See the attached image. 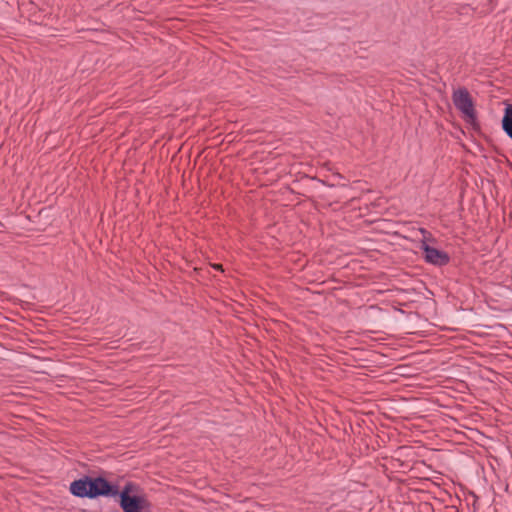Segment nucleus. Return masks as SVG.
<instances>
[{
  "mask_svg": "<svg viewBox=\"0 0 512 512\" xmlns=\"http://www.w3.org/2000/svg\"><path fill=\"white\" fill-rule=\"evenodd\" d=\"M420 248L424 252L425 260L430 264L442 266L449 262L447 253L429 246L425 240L421 242Z\"/></svg>",
  "mask_w": 512,
  "mask_h": 512,
  "instance_id": "nucleus-4",
  "label": "nucleus"
},
{
  "mask_svg": "<svg viewBox=\"0 0 512 512\" xmlns=\"http://www.w3.org/2000/svg\"><path fill=\"white\" fill-rule=\"evenodd\" d=\"M70 491L78 497L94 498L100 495H116L117 491L103 478L85 477L71 483Z\"/></svg>",
  "mask_w": 512,
  "mask_h": 512,
  "instance_id": "nucleus-1",
  "label": "nucleus"
},
{
  "mask_svg": "<svg viewBox=\"0 0 512 512\" xmlns=\"http://www.w3.org/2000/svg\"><path fill=\"white\" fill-rule=\"evenodd\" d=\"M502 127L506 134L512 139V104L507 105L505 108Z\"/></svg>",
  "mask_w": 512,
  "mask_h": 512,
  "instance_id": "nucleus-5",
  "label": "nucleus"
},
{
  "mask_svg": "<svg viewBox=\"0 0 512 512\" xmlns=\"http://www.w3.org/2000/svg\"><path fill=\"white\" fill-rule=\"evenodd\" d=\"M213 267H214V268H216V269H220V268H221V265H219V264H215Z\"/></svg>",
  "mask_w": 512,
  "mask_h": 512,
  "instance_id": "nucleus-6",
  "label": "nucleus"
},
{
  "mask_svg": "<svg viewBox=\"0 0 512 512\" xmlns=\"http://www.w3.org/2000/svg\"><path fill=\"white\" fill-rule=\"evenodd\" d=\"M453 103L463 114L467 121H474L476 117L473 100L465 88H459L453 92Z\"/></svg>",
  "mask_w": 512,
  "mask_h": 512,
  "instance_id": "nucleus-3",
  "label": "nucleus"
},
{
  "mask_svg": "<svg viewBox=\"0 0 512 512\" xmlns=\"http://www.w3.org/2000/svg\"><path fill=\"white\" fill-rule=\"evenodd\" d=\"M120 506L124 512H147L149 510V503L139 495L130 494V486L126 485L120 492Z\"/></svg>",
  "mask_w": 512,
  "mask_h": 512,
  "instance_id": "nucleus-2",
  "label": "nucleus"
}]
</instances>
